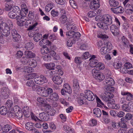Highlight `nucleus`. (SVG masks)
<instances>
[{"instance_id": "cd10ccee", "label": "nucleus", "mask_w": 133, "mask_h": 133, "mask_svg": "<svg viewBox=\"0 0 133 133\" xmlns=\"http://www.w3.org/2000/svg\"><path fill=\"white\" fill-rule=\"evenodd\" d=\"M109 2L110 6L112 7H116L119 4L118 2L115 0H109Z\"/></svg>"}, {"instance_id": "20e7f679", "label": "nucleus", "mask_w": 133, "mask_h": 133, "mask_svg": "<svg viewBox=\"0 0 133 133\" xmlns=\"http://www.w3.org/2000/svg\"><path fill=\"white\" fill-rule=\"evenodd\" d=\"M11 34L13 41L17 42H20L21 40V36L15 30L12 29L11 31Z\"/></svg>"}, {"instance_id": "7ed1b4c3", "label": "nucleus", "mask_w": 133, "mask_h": 133, "mask_svg": "<svg viewBox=\"0 0 133 133\" xmlns=\"http://www.w3.org/2000/svg\"><path fill=\"white\" fill-rule=\"evenodd\" d=\"M85 95H84V98L83 99H87L89 101H93L95 98V96L93 93L89 90H87L85 91Z\"/></svg>"}, {"instance_id": "49530a36", "label": "nucleus", "mask_w": 133, "mask_h": 133, "mask_svg": "<svg viewBox=\"0 0 133 133\" xmlns=\"http://www.w3.org/2000/svg\"><path fill=\"white\" fill-rule=\"evenodd\" d=\"M42 58L44 61L46 62H49L51 59L50 56L48 54L42 56Z\"/></svg>"}, {"instance_id": "864d4df0", "label": "nucleus", "mask_w": 133, "mask_h": 133, "mask_svg": "<svg viewBox=\"0 0 133 133\" xmlns=\"http://www.w3.org/2000/svg\"><path fill=\"white\" fill-rule=\"evenodd\" d=\"M131 7L133 8V5H131ZM127 10H125V13L127 14L130 15L133 13V9H127V8H126Z\"/></svg>"}, {"instance_id": "e433bc0d", "label": "nucleus", "mask_w": 133, "mask_h": 133, "mask_svg": "<svg viewBox=\"0 0 133 133\" xmlns=\"http://www.w3.org/2000/svg\"><path fill=\"white\" fill-rule=\"evenodd\" d=\"M53 3H49L46 6L45 10L47 12H49L53 8Z\"/></svg>"}, {"instance_id": "37998d69", "label": "nucleus", "mask_w": 133, "mask_h": 133, "mask_svg": "<svg viewBox=\"0 0 133 133\" xmlns=\"http://www.w3.org/2000/svg\"><path fill=\"white\" fill-rule=\"evenodd\" d=\"M122 42L123 43V45L125 46H128L129 44L128 40L124 36L122 37Z\"/></svg>"}, {"instance_id": "de8ad7c7", "label": "nucleus", "mask_w": 133, "mask_h": 133, "mask_svg": "<svg viewBox=\"0 0 133 133\" xmlns=\"http://www.w3.org/2000/svg\"><path fill=\"white\" fill-rule=\"evenodd\" d=\"M69 2L70 5L74 9L77 8V6L76 3L75 1L73 0H70Z\"/></svg>"}, {"instance_id": "a211bd4d", "label": "nucleus", "mask_w": 133, "mask_h": 133, "mask_svg": "<svg viewBox=\"0 0 133 133\" xmlns=\"http://www.w3.org/2000/svg\"><path fill=\"white\" fill-rule=\"evenodd\" d=\"M33 125V123L31 122H28L25 125V128L26 130L32 131L35 128Z\"/></svg>"}, {"instance_id": "f3484780", "label": "nucleus", "mask_w": 133, "mask_h": 133, "mask_svg": "<svg viewBox=\"0 0 133 133\" xmlns=\"http://www.w3.org/2000/svg\"><path fill=\"white\" fill-rule=\"evenodd\" d=\"M105 23L98 22L97 23V26L100 28L104 30H107L108 29V24Z\"/></svg>"}, {"instance_id": "5701e85b", "label": "nucleus", "mask_w": 133, "mask_h": 133, "mask_svg": "<svg viewBox=\"0 0 133 133\" xmlns=\"http://www.w3.org/2000/svg\"><path fill=\"white\" fill-rule=\"evenodd\" d=\"M50 55L52 57H53L54 59L57 60L60 58V57L59 55L56 54V52L52 50H50L49 52Z\"/></svg>"}, {"instance_id": "13d9d810", "label": "nucleus", "mask_w": 133, "mask_h": 133, "mask_svg": "<svg viewBox=\"0 0 133 133\" xmlns=\"http://www.w3.org/2000/svg\"><path fill=\"white\" fill-rule=\"evenodd\" d=\"M103 118H107L109 117V115L108 112L104 110H102Z\"/></svg>"}, {"instance_id": "9d476101", "label": "nucleus", "mask_w": 133, "mask_h": 133, "mask_svg": "<svg viewBox=\"0 0 133 133\" xmlns=\"http://www.w3.org/2000/svg\"><path fill=\"white\" fill-rule=\"evenodd\" d=\"M11 29L9 28L6 23L4 24V27L2 32V34L5 36H8L10 33V30Z\"/></svg>"}, {"instance_id": "f03ea898", "label": "nucleus", "mask_w": 133, "mask_h": 133, "mask_svg": "<svg viewBox=\"0 0 133 133\" xmlns=\"http://www.w3.org/2000/svg\"><path fill=\"white\" fill-rule=\"evenodd\" d=\"M20 11V9L18 6L13 7L11 10L8 13V15L9 17L12 19L17 18V14H19Z\"/></svg>"}, {"instance_id": "774afa93", "label": "nucleus", "mask_w": 133, "mask_h": 133, "mask_svg": "<svg viewBox=\"0 0 133 133\" xmlns=\"http://www.w3.org/2000/svg\"><path fill=\"white\" fill-rule=\"evenodd\" d=\"M7 26H8L9 28L12 29L13 26V24L11 21L9 19H8L7 20Z\"/></svg>"}, {"instance_id": "09e8293b", "label": "nucleus", "mask_w": 133, "mask_h": 133, "mask_svg": "<svg viewBox=\"0 0 133 133\" xmlns=\"http://www.w3.org/2000/svg\"><path fill=\"white\" fill-rule=\"evenodd\" d=\"M98 69H97L96 68L92 69V73L93 77H94L97 74L100 73Z\"/></svg>"}, {"instance_id": "338daca9", "label": "nucleus", "mask_w": 133, "mask_h": 133, "mask_svg": "<svg viewBox=\"0 0 133 133\" xmlns=\"http://www.w3.org/2000/svg\"><path fill=\"white\" fill-rule=\"evenodd\" d=\"M107 46L106 47H107V48L108 50L109 51L110 50L112 49V46L111 43L110 42H108L107 43Z\"/></svg>"}, {"instance_id": "7c9ffc66", "label": "nucleus", "mask_w": 133, "mask_h": 133, "mask_svg": "<svg viewBox=\"0 0 133 133\" xmlns=\"http://www.w3.org/2000/svg\"><path fill=\"white\" fill-rule=\"evenodd\" d=\"M7 109L5 107L2 106L0 108V113L1 115H5L7 113Z\"/></svg>"}, {"instance_id": "ddd939ff", "label": "nucleus", "mask_w": 133, "mask_h": 133, "mask_svg": "<svg viewBox=\"0 0 133 133\" xmlns=\"http://www.w3.org/2000/svg\"><path fill=\"white\" fill-rule=\"evenodd\" d=\"M104 83L107 86L109 85L112 86L115 84L113 78L111 77H107L105 79Z\"/></svg>"}, {"instance_id": "c03bdc74", "label": "nucleus", "mask_w": 133, "mask_h": 133, "mask_svg": "<svg viewBox=\"0 0 133 133\" xmlns=\"http://www.w3.org/2000/svg\"><path fill=\"white\" fill-rule=\"evenodd\" d=\"M75 39L73 40V39L71 38V39L67 40V45L68 46L71 47L73 43H75Z\"/></svg>"}, {"instance_id": "a19ab883", "label": "nucleus", "mask_w": 133, "mask_h": 133, "mask_svg": "<svg viewBox=\"0 0 133 133\" xmlns=\"http://www.w3.org/2000/svg\"><path fill=\"white\" fill-rule=\"evenodd\" d=\"M97 14V12L95 11L89 12L88 13V16L90 17H92L96 16Z\"/></svg>"}, {"instance_id": "c9c22d12", "label": "nucleus", "mask_w": 133, "mask_h": 133, "mask_svg": "<svg viewBox=\"0 0 133 133\" xmlns=\"http://www.w3.org/2000/svg\"><path fill=\"white\" fill-rule=\"evenodd\" d=\"M25 54L29 58H33L35 57V54L32 52L30 51H25Z\"/></svg>"}, {"instance_id": "3c124183", "label": "nucleus", "mask_w": 133, "mask_h": 133, "mask_svg": "<svg viewBox=\"0 0 133 133\" xmlns=\"http://www.w3.org/2000/svg\"><path fill=\"white\" fill-rule=\"evenodd\" d=\"M81 34L80 33L78 32H74V35L73 36V39H75V41L76 39H78L80 36Z\"/></svg>"}, {"instance_id": "a878e982", "label": "nucleus", "mask_w": 133, "mask_h": 133, "mask_svg": "<svg viewBox=\"0 0 133 133\" xmlns=\"http://www.w3.org/2000/svg\"><path fill=\"white\" fill-rule=\"evenodd\" d=\"M34 46V44L32 42H29L25 44L24 48L26 50H30L32 49Z\"/></svg>"}, {"instance_id": "0e129e2a", "label": "nucleus", "mask_w": 133, "mask_h": 133, "mask_svg": "<svg viewBox=\"0 0 133 133\" xmlns=\"http://www.w3.org/2000/svg\"><path fill=\"white\" fill-rule=\"evenodd\" d=\"M19 12L20 13L19 14V15H17V18H19L20 17H25L26 16V15L25 13V12L23 11H21L20 12Z\"/></svg>"}, {"instance_id": "412c9836", "label": "nucleus", "mask_w": 133, "mask_h": 133, "mask_svg": "<svg viewBox=\"0 0 133 133\" xmlns=\"http://www.w3.org/2000/svg\"><path fill=\"white\" fill-rule=\"evenodd\" d=\"M93 114L97 117H100L102 114L101 110L98 108H95L93 110Z\"/></svg>"}, {"instance_id": "69168bd1", "label": "nucleus", "mask_w": 133, "mask_h": 133, "mask_svg": "<svg viewBox=\"0 0 133 133\" xmlns=\"http://www.w3.org/2000/svg\"><path fill=\"white\" fill-rule=\"evenodd\" d=\"M105 89L107 91H109L110 92L113 91L114 90V88L110 85L107 86Z\"/></svg>"}, {"instance_id": "423d86ee", "label": "nucleus", "mask_w": 133, "mask_h": 133, "mask_svg": "<svg viewBox=\"0 0 133 133\" xmlns=\"http://www.w3.org/2000/svg\"><path fill=\"white\" fill-rule=\"evenodd\" d=\"M113 97V95L111 92L106 91L104 95L101 97V98L105 102L109 101L110 99L112 98Z\"/></svg>"}, {"instance_id": "e2e57ef3", "label": "nucleus", "mask_w": 133, "mask_h": 133, "mask_svg": "<svg viewBox=\"0 0 133 133\" xmlns=\"http://www.w3.org/2000/svg\"><path fill=\"white\" fill-rule=\"evenodd\" d=\"M117 14L118 13H122L124 12V9L121 6H119L116 8Z\"/></svg>"}, {"instance_id": "b1692460", "label": "nucleus", "mask_w": 133, "mask_h": 133, "mask_svg": "<svg viewBox=\"0 0 133 133\" xmlns=\"http://www.w3.org/2000/svg\"><path fill=\"white\" fill-rule=\"evenodd\" d=\"M73 87L74 89L75 90H78L79 89V87L77 80L74 79L73 81Z\"/></svg>"}, {"instance_id": "6e6552de", "label": "nucleus", "mask_w": 133, "mask_h": 133, "mask_svg": "<svg viewBox=\"0 0 133 133\" xmlns=\"http://www.w3.org/2000/svg\"><path fill=\"white\" fill-rule=\"evenodd\" d=\"M14 109L15 110V117L20 119L22 117L23 115L21 109L18 106H16L14 107Z\"/></svg>"}, {"instance_id": "473e14b6", "label": "nucleus", "mask_w": 133, "mask_h": 133, "mask_svg": "<svg viewBox=\"0 0 133 133\" xmlns=\"http://www.w3.org/2000/svg\"><path fill=\"white\" fill-rule=\"evenodd\" d=\"M24 71L28 73H30L34 71V69L32 67H30L28 66H24L23 68Z\"/></svg>"}, {"instance_id": "680f3d73", "label": "nucleus", "mask_w": 133, "mask_h": 133, "mask_svg": "<svg viewBox=\"0 0 133 133\" xmlns=\"http://www.w3.org/2000/svg\"><path fill=\"white\" fill-rule=\"evenodd\" d=\"M37 63L36 61L34 59H32L31 61L29 62V64L31 66L35 67L37 65Z\"/></svg>"}, {"instance_id": "8fccbe9b", "label": "nucleus", "mask_w": 133, "mask_h": 133, "mask_svg": "<svg viewBox=\"0 0 133 133\" xmlns=\"http://www.w3.org/2000/svg\"><path fill=\"white\" fill-rule=\"evenodd\" d=\"M107 48V47L105 46H103L101 49V52L102 54H103L107 53V52H109Z\"/></svg>"}, {"instance_id": "4c0bfd02", "label": "nucleus", "mask_w": 133, "mask_h": 133, "mask_svg": "<svg viewBox=\"0 0 133 133\" xmlns=\"http://www.w3.org/2000/svg\"><path fill=\"white\" fill-rule=\"evenodd\" d=\"M50 51L49 49L46 46L43 47L41 49V52L42 54L43 53L47 54L50 52Z\"/></svg>"}, {"instance_id": "79ce46f5", "label": "nucleus", "mask_w": 133, "mask_h": 133, "mask_svg": "<svg viewBox=\"0 0 133 133\" xmlns=\"http://www.w3.org/2000/svg\"><path fill=\"white\" fill-rule=\"evenodd\" d=\"M13 6L12 5L7 3L5 5V9L6 11H10L11 10Z\"/></svg>"}, {"instance_id": "bb28decb", "label": "nucleus", "mask_w": 133, "mask_h": 133, "mask_svg": "<svg viewBox=\"0 0 133 133\" xmlns=\"http://www.w3.org/2000/svg\"><path fill=\"white\" fill-rule=\"evenodd\" d=\"M45 65L47 69L50 70H54V69L55 64L53 63H47L45 64Z\"/></svg>"}, {"instance_id": "052dcab7", "label": "nucleus", "mask_w": 133, "mask_h": 133, "mask_svg": "<svg viewBox=\"0 0 133 133\" xmlns=\"http://www.w3.org/2000/svg\"><path fill=\"white\" fill-rule=\"evenodd\" d=\"M74 34V31H69L66 33V35L68 36L69 38H72L73 39V36Z\"/></svg>"}, {"instance_id": "dca6fc26", "label": "nucleus", "mask_w": 133, "mask_h": 133, "mask_svg": "<svg viewBox=\"0 0 133 133\" xmlns=\"http://www.w3.org/2000/svg\"><path fill=\"white\" fill-rule=\"evenodd\" d=\"M15 110L14 107L13 108H10L8 113V116L10 118H14L15 117Z\"/></svg>"}, {"instance_id": "0eeeda50", "label": "nucleus", "mask_w": 133, "mask_h": 133, "mask_svg": "<svg viewBox=\"0 0 133 133\" xmlns=\"http://www.w3.org/2000/svg\"><path fill=\"white\" fill-rule=\"evenodd\" d=\"M1 94L3 99H6L10 95V91L7 87H3L1 89Z\"/></svg>"}, {"instance_id": "39448f33", "label": "nucleus", "mask_w": 133, "mask_h": 133, "mask_svg": "<svg viewBox=\"0 0 133 133\" xmlns=\"http://www.w3.org/2000/svg\"><path fill=\"white\" fill-rule=\"evenodd\" d=\"M34 81L36 83L38 84H42L47 82V80L46 78L43 75H41L39 77L35 78Z\"/></svg>"}, {"instance_id": "4468645a", "label": "nucleus", "mask_w": 133, "mask_h": 133, "mask_svg": "<svg viewBox=\"0 0 133 133\" xmlns=\"http://www.w3.org/2000/svg\"><path fill=\"white\" fill-rule=\"evenodd\" d=\"M23 111L25 116L26 117H29L31 114L30 110L28 107H24L23 109Z\"/></svg>"}, {"instance_id": "f257e3e1", "label": "nucleus", "mask_w": 133, "mask_h": 133, "mask_svg": "<svg viewBox=\"0 0 133 133\" xmlns=\"http://www.w3.org/2000/svg\"><path fill=\"white\" fill-rule=\"evenodd\" d=\"M95 19L97 21H102L107 23L108 25L112 23V18L109 15H106L103 16H97L95 17Z\"/></svg>"}, {"instance_id": "393cba45", "label": "nucleus", "mask_w": 133, "mask_h": 133, "mask_svg": "<svg viewBox=\"0 0 133 133\" xmlns=\"http://www.w3.org/2000/svg\"><path fill=\"white\" fill-rule=\"evenodd\" d=\"M122 63L121 61L119 60L113 63V66L116 69H119L121 68L122 65Z\"/></svg>"}, {"instance_id": "58836bf2", "label": "nucleus", "mask_w": 133, "mask_h": 133, "mask_svg": "<svg viewBox=\"0 0 133 133\" xmlns=\"http://www.w3.org/2000/svg\"><path fill=\"white\" fill-rule=\"evenodd\" d=\"M96 68L99 71L100 70H102L104 69V65L103 63L98 62Z\"/></svg>"}, {"instance_id": "4be33fe9", "label": "nucleus", "mask_w": 133, "mask_h": 133, "mask_svg": "<svg viewBox=\"0 0 133 133\" xmlns=\"http://www.w3.org/2000/svg\"><path fill=\"white\" fill-rule=\"evenodd\" d=\"M49 98L51 100L55 101L58 99L59 96L57 93L54 92L50 95L49 96Z\"/></svg>"}, {"instance_id": "ea45409f", "label": "nucleus", "mask_w": 133, "mask_h": 133, "mask_svg": "<svg viewBox=\"0 0 133 133\" xmlns=\"http://www.w3.org/2000/svg\"><path fill=\"white\" fill-rule=\"evenodd\" d=\"M83 60V58L82 56L81 57H76L74 60L75 62L78 64L81 63Z\"/></svg>"}, {"instance_id": "bf43d9fd", "label": "nucleus", "mask_w": 133, "mask_h": 133, "mask_svg": "<svg viewBox=\"0 0 133 133\" xmlns=\"http://www.w3.org/2000/svg\"><path fill=\"white\" fill-rule=\"evenodd\" d=\"M127 96L126 99L127 100L130 101L132 100L133 95L130 93L129 92Z\"/></svg>"}, {"instance_id": "2eb2a0df", "label": "nucleus", "mask_w": 133, "mask_h": 133, "mask_svg": "<svg viewBox=\"0 0 133 133\" xmlns=\"http://www.w3.org/2000/svg\"><path fill=\"white\" fill-rule=\"evenodd\" d=\"M29 36L30 37H32L33 36L34 39L35 41L36 42H38L41 39L42 36L41 34L39 33H36L35 35L32 34V35H29V33L28 34Z\"/></svg>"}, {"instance_id": "6e6d98bb", "label": "nucleus", "mask_w": 133, "mask_h": 133, "mask_svg": "<svg viewBox=\"0 0 133 133\" xmlns=\"http://www.w3.org/2000/svg\"><path fill=\"white\" fill-rule=\"evenodd\" d=\"M51 15L53 17H57L58 15V12L54 10H52L51 12Z\"/></svg>"}, {"instance_id": "c85d7f7f", "label": "nucleus", "mask_w": 133, "mask_h": 133, "mask_svg": "<svg viewBox=\"0 0 133 133\" xmlns=\"http://www.w3.org/2000/svg\"><path fill=\"white\" fill-rule=\"evenodd\" d=\"M91 60L89 64V66L91 67L96 68L98 63L97 61L94 59H92Z\"/></svg>"}, {"instance_id": "6ab92c4d", "label": "nucleus", "mask_w": 133, "mask_h": 133, "mask_svg": "<svg viewBox=\"0 0 133 133\" xmlns=\"http://www.w3.org/2000/svg\"><path fill=\"white\" fill-rule=\"evenodd\" d=\"M96 80L99 81H101L104 78V76L103 74L101 72L97 74L93 77Z\"/></svg>"}, {"instance_id": "a18cd8bd", "label": "nucleus", "mask_w": 133, "mask_h": 133, "mask_svg": "<svg viewBox=\"0 0 133 133\" xmlns=\"http://www.w3.org/2000/svg\"><path fill=\"white\" fill-rule=\"evenodd\" d=\"M37 122L35 124V127L38 128H41L42 126V122L40 119L37 121Z\"/></svg>"}, {"instance_id": "603ef678", "label": "nucleus", "mask_w": 133, "mask_h": 133, "mask_svg": "<svg viewBox=\"0 0 133 133\" xmlns=\"http://www.w3.org/2000/svg\"><path fill=\"white\" fill-rule=\"evenodd\" d=\"M44 89H45V88L38 86V88L36 89V90L37 91V94L41 95V94L43 92V90Z\"/></svg>"}, {"instance_id": "1a4fd4ad", "label": "nucleus", "mask_w": 133, "mask_h": 133, "mask_svg": "<svg viewBox=\"0 0 133 133\" xmlns=\"http://www.w3.org/2000/svg\"><path fill=\"white\" fill-rule=\"evenodd\" d=\"M111 32L113 35L115 36L119 33V31L117 27L114 24H112L110 27Z\"/></svg>"}, {"instance_id": "5fc2aeb1", "label": "nucleus", "mask_w": 133, "mask_h": 133, "mask_svg": "<svg viewBox=\"0 0 133 133\" xmlns=\"http://www.w3.org/2000/svg\"><path fill=\"white\" fill-rule=\"evenodd\" d=\"M29 87H30L32 90L35 91L38 88V86L36 85L34 82Z\"/></svg>"}, {"instance_id": "9b49d317", "label": "nucleus", "mask_w": 133, "mask_h": 133, "mask_svg": "<svg viewBox=\"0 0 133 133\" xmlns=\"http://www.w3.org/2000/svg\"><path fill=\"white\" fill-rule=\"evenodd\" d=\"M52 79L55 83L58 85L61 84L63 81L62 79L58 76L52 77Z\"/></svg>"}, {"instance_id": "f704fd0d", "label": "nucleus", "mask_w": 133, "mask_h": 133, "mask_svg": "<svg viewBox=\"0 0 133 133\" xmlns=\"http://www.w3.org/2000/svg\"><path fill=\"white\" fill-rule=\"evenodd\" d=\"M122 108L123 110L124 111L128 112H130V106L129 105H128V103L127 104L126 103L123 104L122 105Z\"/></svg>"}, {"instance_id": "c756f323", "label": "nucleus", "mask_w": 133, "mask_h": 133, "mask_svg": "<svg viewBox=\"0 0 133 133\" xmlns=\"http://www.w3.org/2000/svg\"><path fill=\"white\" fill-rule=\"evenodd\" d=\"M64 88L67 92L69 94L71 93L72 90L71 88L69 85L68 84H65L64 85Z\"/></svg>"}, {"instance_id": "aec40b11", "label": "nucleus", "mask_w": 133, "mask_h": 133, "mask_svg": "<svg viewBox=\"0 0 133 133\" xmlns=\"http://www.w3.org/2000/svg\"><path fill=\"white\" fill-rule=\"evenodd\" d=\"M12 128V126L10 124H7L4 125L2 128V129L3 132H8Z\"/></svg>"}, {"instance_id": "4d7b16f0", "label": "nucleus", "mask_w": 133, "mask_h": 133, "mask_svg": "<svg viewBox=\"0 0 133 133\" xmlns=\"http://www.w3.org/2000/svg\"><path fill=\"white\" fill-rule=\"evenodd\" d=\"M91 55L89 54V52H86L84 54L82 57L83 58V59L84 60L85 59L88 58Z\"/></svg>"}, {"instance_id": "f8f14e48", "label": "nucleus", "mask_w": 133, "mask_h": 133, "mask_svg": "<svg viewBox=\"0 0 133 133\" xmlns=\"http://www.w3.org/2000/svg\"><path fill=\"white\" fill-rule=\"evenodd\" d=\"M39 117L41 120L44 121H48L49 119V117L47 113L44 112L40 113Z\"/></svg>"}, {"instance_id": "72a5a7b5", "label": "nucleus", "mask_w": 133, "mask_h": 133, "mask_svg": "<svg viewBox=\"0 0 133 133\" xmlns=\"http://www.w3.org/2000/svg\"><path fill=\"white\" fill-rule=\"evenodd\" d=\"M80 99L78 101V103L80 105H83L84 102L85 101V100H84L83 99V98H84V94H81L80 96Z\"/></svg>"}, {"instance_id": "2f4dec72", "label": "nucleus", "mask_w": 133, "mask_h": 133, "mask_svg": "<svg viewBox=\"0 0 133 133\" xmlns=\"http://www.w3.org/2000/svg\"><path fill=\"white\" fill-rule=\"evenodd\" d=\"M60 22L62 24L66 23L68 22L67 18L65 15L62 16L59 18Z\"/></svg>"}]
</instances>
